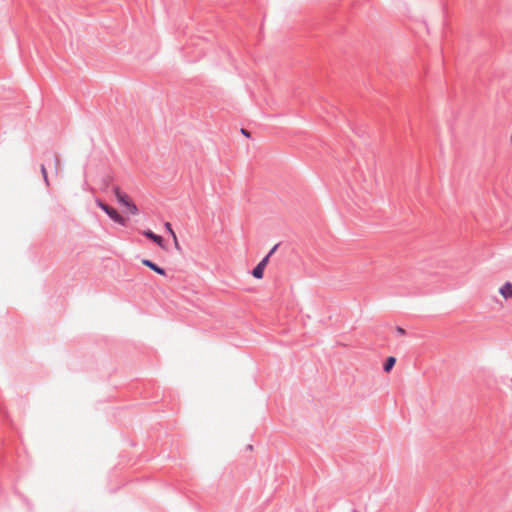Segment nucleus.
<instances>
[{
  "label": "nucleus",
  "mask_w": 512,
  "mask_h": 512,
  "mask_svg": "<svg viewBox=\"0 0 512 512\" xmlns=\"http://www.w3.org/2000/svg\"><path fill=\"white\" fill-rule=\"evenodd\" d=\"M96 205L104 211L108 217L113 220L115 223L125 226L127 224V219L124 218L115 208L106 204L100 199H96Z\"/></svg>",
  "instance_id": "obj_1"
},
{
  "label": "nucleus",
  "mask_w": 512,
  "mask_h": 512,
  "mask_svg": "<svg viewBox=\"0 0 512 512\" xmlns=\"http://www.w3.org/2000/svg\"><path fill=\"white\" fill-rule=\"evenodd\" d=\"M113 193H114L117 201L121 205L126 207L131 214H133V215L138 214V208L135 205V203L129 198V196L126 193L121 191L119 186L113 187Z\"/></svg>",
  "instance_id": "obj_2"
},
{
  "label": "nucleus",
  "mask_w": 512,
  "mask_h": 512,
  "mask_svg": "<svg viewBox=\"0 0 512 512\" xmlns=\"http://www.w3.org/2000/svg\"><path fill=\"white\" fill-rule=\"evenodd\" d=\"M269 255H266L252 270V276L256 279H262L264 269L268 263Z\"/></svg>",
  "instance_id": "obj_3"
},
{
  "label": "nucleus",
  "mask_w": 512,
  "mask_h": 512,
  "mask_svg": "<svg viewBox=\"0 0 512 512\" xmlns=\"http://www.w3.org/2000/svg\"><path fill=\"white\" fill-rule=\"evenodd\" d=\"M143 235L161 248H164V239L160 235L155 234L152 230H145Z\"/></svg>",
  "instance_id": "obj_4"
},
{
  "label": "nucleus",
  "mask_w": 512,
  "mask_h": 512,
  "mask_svg": "<svg viewBox=\"0 0 512 512\" xmlns=\"http://www.w3.org/2000/svg\"><path fill=\"white\" fill-rule=\"evenodd\" d=\"M141 263L150 268L152 271L156 272L157 274L159 275H163L165 276L166 275V271L164 268L158 266L156 263H154L153 261L149 260V259H142L141 260Z\"/></svg>",
  "instance_id": "obj_5"
},
{
  "label": "nucleus",
  "mask_w": 512,
  "mask_h": 512,
  "mask_svg": "<svg viewBox=\"0 0 512 512\" xmlns=\"http://www.w3.org/2000/svg\"><path fill=\"white\" fill-rule=\"evenodd\" d=\"M500 294L505 298H512V283L506 282L499 290Z\"/></svg>",
  "instance_id": "obj_6"
},
{
  "label": "nucleus",
  "mask_w": 512,
  "mask_h": 512,
  "mask_svg": "<svg viewBox=\"0 0 512 512\" xmlns=\"http://www.w3.org/2000/svg\"><path fill=\"white\" fill-rule=\"evenodd\" d=\"M395 364H396L395 357H393V356L387 357L383 364V371L386 373L390 372L393 369V367L395 366Z\"/></svg>",
  "instance_id": "obj_7"
},
{
  "label": "nucleus",
  "mask_w": 512,
  "mask_h": 512,
  "mask_svg": "<svg viewBox=\"0 0 512 512\" xmlns=\"http://www.w3.org/2000/svg\"><path fill=\"white\" fill-rule=\"evenodd\" d=\"M49 156L53 160L55 172L58 173V171L60 169V159H59L58 155L53 153V154H50Z\"/></svg>",
  "instance_id": "obj_8"
},
{
  "label": "nucleus",
  "mask_w": 512,
  "mask_h": 512,
  "mask_svg": "<svg viewBox=\"0 0 512 512\" xmlns=\"http://www.w3.org/2000/svg\"><path fill=\"white\" fill-rule=\"evenodd\" d=\"M41 173L47 186H49L48 174L44 164L41 165Z\"/></svg>",
  "instance_id": "obj_9"
},
{
  "label": "nucleus",
  "mask_w": 512,
  "mask_h": 512,
  "mask_svg": "<svg viewBox=\"0 0 512 512\" xmlns=\"http://www.w3.org/2000/svg\"><path fill=\"white\" fill-rule=\"evenodd\" d=\"M164 226H165L166 231L169 234H171V236L173 237L174 240H176V234L172 229V225L169 222H166Z\"/></svg>",
  "instance_id": "obj_10"
},
{
  "label": "nucleus",
  "mask_w": 512,
  "mask_h": 512,
  "mask_svg": "<svg viewBox=\"0 0 512 512\" xmlns=\"http://www.w3.org/2000/svg\"><path fill=\"white\" fill-rule=\"evenodd\" d=\"M396 332L399 336H404L406 334V331L400 326L396 327Z\"/></svg>",
  "instance_id": "obj_11"
},
{
  "label": "nucleus",
  "mask_w": 512,
  "mask_h": 512,
  "mask_svg": "<svg viewBox=\"0 0 512 512\" xmlns=\"http://www.w3.org/2000/svg\"><path fill=\"white\" fill-rule=\"evenodd\" d=\"M279 244H276L274 245V247L269 251V253L267 255H269V257L277 250Z\"/></svg>",
  "instance_id": "obj_12"
},
{
  "label": "nucleus",
  "mask_w": 512,
  "mask_h": 512,
  "mask_svg": "<svg viewBox=\"0 0 512 512\" xmlns=\"http://www.w3.org/2000/svg\"><path fill=\"white\" fill-rule=\"evenodd\" d=\"M241 133L245 135L246 137H250V133L246 129H241Z\"/></svg>",
  "instance_id": "obj_13"
},
{
  "label": "nucleus",
  "mask_w": 512,
  "mask_h": 512,
  "mask_svg": "<svg viewBox=\"0 0 512 512\" xmlns=\"http://www.w3.org/2000/svg\"><path fill=\"white\" fill-rule=\"evenodd\" d=\"M174 243H175V247H176L177 249H180V246H179V243H178V240H177V239H176V240H174Z\"/></svg>",
  "instance_id": "obj_14"
},
{
  "label": "nucleus",
  "mask_w": 512,
  "mask_h": 512,
  "mask_svg": "<svg viewBox=\"0 0 512 512\" xmlns=\"http://www.w3.org/2000/svg\"><path fill=\"white\" fill-rule=\"evenodd\" d=\"M247 449H248V450H252V449H253V446H252V445H248V446H247Z\"/></svg>",
  "instance_id": "obj_15"
}]
</instances>
